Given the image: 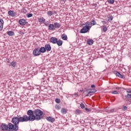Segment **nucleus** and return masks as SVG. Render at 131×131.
<instances>
[{"label":"nucleus","instance_id":"obj_33","mask_svg":"<svg viewBox=\"0 0 131 131\" xmlns=\"http://www.w3.org/2000/svg\"><path fill=\"white\" fill-rule=\"evenodd\" d=\"M108 21H112L113 20V16L112 15L108 17Z\"/></svg>","mask_w":131,"mask_h":131},{"label":"nucleus","instance_id":"obj_50","mask_svg":"<svg viewBox=\"0 0 131 131\" xmlns=\"http://www.w3.org/2000/svg\"><path fill=\"white\" fill-rule=\"evenodd\" d=\"M117 90L118 89V90H120V88H116Z\"/></svg>","mask_w":131,"mask_h":131},{"label":"nucleus","instance_id":"obj_18","mask_svg":"<svg viewBox=\"0 0 131 131\" xmlns=\"http://www.w3.org/2000/svg\"><path fill=\"white\" fill-rule=\"evenodd\" d=\"M61 38L63 40H67L68 39V37H67V35L65 34H63L61 36Z\"/></svg>","mask_w":131,"mask_h":131},{"label":"nucleus","instance_id":"obj_49","mask_svg":"<svg viewBox=\"0 0 131 131\" xmlns=\"http://www.w3.org/2000/svg\"><path fill=\"white\" fill-rule=\"evenodd\" d=\"M111 112H114V109H112L111 110Z\"/></svg>","mask_w":131,"mask_h":131},{"label":"nucleus","instance_id":"obj_48","mask_svg":"<svg viewBox=\"0 0 131 131\" xmlns=\"http://www.w3.org/2000/svg\"><path fill=\"white\" fill-rule=\"evenodd\" d=\"M89 93H88V94L85 95V97H89ZM90 96H92V95L90 94Z\"/></svg>","mask_w":131,"mask_h":131},{"label":"nucleus","instance_id":"obj_6","mask_svg":"<svg viewBox=\"0 0 131 131\" xmlns=\"http://www.w3.org/2000/svg\"><path fill=\"white\" fill-rule=\"evenodd\" d=\"M58 40V38L55 37H52L50 39V41L53 44L57 43V41Z\"/></svg>","mask_w":131,"mask_h":131},{"label":"nucleus","instance_id":"obj_4","mask_svg":"<svg viewBox=\"0 0 131 131\" xmlns=\"http://www.w3.org/2000/svg\"><path fill=\"white\" fill-rule=\"evenodd\" d=\"M33 54L35 56H39V55H40V51H39V49H35L33 50Z\"/></svg>","mask_w":131,"mask_h":131},{"label":"nucleus","instance_id":"obj_19","mask_svg":"<svg viewBox=\"0 0 131 131\" xmlns=\"http://www.w3.org/2000/svg\"><path fill=\"white\" fill-rule=\"evenodd\" d=\"M56 43L57 46H58V47H61V46L63 45V41L61 40H57Z\"/></svg>","mask_w":131,"mask_h":131},{"label":"nucleus","instance_id":"obj_9","mask_svg":"<svg viewBox=\"0 0 131 131\" xmlns=\"http://www.w3.org/2000/svg\"><path fill=\"white\" fill-rule=\"evenodd\" d=\"M86 93H88V94H93L94 93H96L97 92V90L94 89H88L86 91Z\"/></svg>","mask_w":131,"mask_h":131},{"label":"nucleus","instance_id":"obj_26","mask_svg":"<svg viewBox=\"0 0 131 131\" xmlns=\"http://www.w3.org/2000/svg\"><path fill=\"white\" fill-rule=\"evenodd\" d=\"M19 34H21V35L24 34L25 33V30H19L18 31Z\"/></svg>","mask_w":131,"mask_h":131},{"label":"nucleus","instance_id":"obj_41","mask_svg":"<svg viewBox=\"0 0 131 131\" xmlns=\"http://www.w3.org/2000/svg\"><path fill=\"white\" fill-rule=\"evenodd\" d=\"M66 1L67 0H59V2H61L63 4H65V3H66Z\"/></svg>","mask_w":131,"mask_h":131},{"label":"nucleus","instance_id":"obj_29","mask_svg":"<svg viewBox=\"0 0 131 131\" xmlns=\"http://www.w3.org/2000/svg\"><path fill=\"white\" fill-rule=\"evenodd\" d=\"M91 25H96V24H97V22L95 21V20H93L91 21Z\"/></svg>","mask_w":131,"mask_h":131},{"label":"nucleus","instance_id":"obj_24","mask_svg":"<svg viewBox=\"0 0 131 131\" xmlns=\"http://www.w3.org/2000/svg\"><path fill=\"white\" fill-rule=\"evenodd\" d=\"M93 42H94V40H88L87 41V43L88 45H89L90 46H92V45H93Z\"/></svg>","mask_w":131,"mask_h":131},{"label":"nucleus","instance_id":"obj_3","mask_svg":"<svg viewBox=\"0 0 131 131\" xmlns=\"http://www.w3.org/2000/svg\"><path fill=\"white\" fill-rule=\"evenodd\" d=\"M34 113L36 116L37 121L40 120L43 118V112L41 110L37 108L34 110Z\"/></svg>","mask_w":131,"mask_h":131},{"label":"nucleus","instance_id":"obj_45","mask_svg":"<svg viewBox=\"0 0 131 131\" xmlns=\"http://www.w3.org/2000/svg\"><path fill=\"white\" fill-rule=\"evenodd\" d=\"M101 22H102V23L103 24H104V25L106 24V21L103 20V21H102Z\"/></svg>","mask_w":131,"mask_h":131},{"label":"nucleus","instance_id":"obj_32","mask_svg":"<svg viewBox=\"0 0 131 131\" xmlns=\"http://www.w3.org/2000/svg\"><path fill=\"white\" fill-rule=\"evenodd\" d=\"M55 109H56L57 110H60V109H61V107H60V105H59V104H57L55 105Z\"/></svg>","mask_w":131,"mask_h":131},{"label":"nucleus","instance_id":"obj_27","mask_svg":"<svg viewBox=\"0 0 131 131\" xmlns=\"http://www.w3.org/2000/svg\"><path fill=\"white\" fill-rule=\"evenodd\" d=\"M10 65L12 66V67H15L16 66V62L15 61H12L11 62Z\"/></svg>","mask_w":131,"mask_h":131},{"label":"nucleus","instance_id":"obj_34","mask_svg":"<svg viewBox=\"0 0 131 131\" xmlns=\"http://www.w3.org/2000/svg\"><path fill=\"white\" fill-rule=\"evenodd\" d=\"M55 102L56 103H57L58 104H59V103H60L61 100L59 98H56L55 99Z\"/></svg>","mask_w":131,"mask_h":131},{"label":"nucleus","instance_id":"obj_36","mask_svg":"<svg viewBox=\"0 0 131 131\" xmlns=\"http://www.w3.org/2000/svg\"><path fill=\"white\" fill-rule=\"evenodd\" d=\"M27 10H26V9H25L24 8L21 9V12L24 13V14H26V13H27Z\"/></svg>","mask_w":131,"mask_h":131},{"label":"nucleus","instance_id":"obj_42","mask_svg":"<svg viewBox=\"0 0 131 131\" xmlns=\"http://www.w3.org/2000/svg\"><path fill=\"white\" fill-rule=\"evenodd\" d=\"M127 109V107L126 106L123 107V108H122V110H123L124 111H125V110H126Z\"/></svg>","mask_w":131,"mask_h":131},{"label":"nucleus","instance_id":"obj_14","mask_svg":"<svg viewBox=\"0 0 131 131\" xmlns=\"http://www.w3.org/2000/svg\"><path fill=\"white\" fill-rule=\"evenodd\" d=\"M48 29L49 30H55V26L53 24H50L48 26Z\"/></svg>","mask_w":131,"mask_h":131},{"label":"nucleus","instance_id":"obj_5","mask_svg":"<svg viewBox=\"0 0 131 131\" xmlns=\"http://www.w3.org/2000/svg\"><path fill=\"white\" fill-rule=\"evenodd\" d=\"M89 30H90V29L84 26L80 30V33H86V32H88Z\"/></svg>","mask_w":131,"mask_h":131},{"label":"nucleus","instance_id":"obj_12","mask_svg":"<svg viewBox=\"0 0 131 131\" xmlns=\"http://www.w3.org/2000/svg\"><path fill=\"white\" fill-rule=\"evenodd\" d=\"M45 49L46 51H48V52H50V51L52 50V47L50 44H46L45 45Z\"/></svg>","mask_w":131,"mask_h":131},{"label":"nucleus","instance_id":"obj_39","mask_svg":"<svg viewBox=\"0 0 131 131\" xmlns=\"http://www.w3.org/2000/svg\"><path fill=\"white\" fill-rule=\"evenodd\" d=\"M111 94H113L114 95H118V92L117 91H114L113 92H111Z\"/></svg>","mask_w":131,"mask_h":131},{"label":"nucleus","instance_id":"obj_2","mask_svg":"<svg viewBox=\"0 0 131 131\" xmlns=\"http://www.w3.org/2000/svg\"><path fill=\"white\" fill-rule=\"evenodd\" d=\"M16 119L19 124L20 122H27L28 121H34V120H36V117L34 115H32L29 116H28L26 115H24L22 117H21V116H17V117H16Z\"/></svg>","mask_w":131,"mask_h":131},{"label":"nucleus","instance_id":"obj_15","mask_svg":"<svg viewBox=\"0 0 131 131\" xmlns=\"http://www.w3.org/2000/svg\"><path fill=\"white\" fill-rule=\"evenodd\" d=\"M34 113V112H33V111L31 110H28L27 111V115H28L29 116H30L31 115H33Z\"/></svg>","mask_w":131,"mask_h":131},{"label":"nucleus","instance_id":"obj_23","mask_svg":"<svg viewBox=\"0 0 131 131\" xmlns=\"http://www.w3.org/2000/svg\"><path fill=\"white\" fill-rule=\"evenodd\" d=\"M102 30L103 32H106L107 30H108V29L107 28V27L104 25L102 26Z\"/></svg>","mask_w":131,"mask_h":131},{"label":"nucleus","instance_id":"obj_22","mask_svg":"<svg viewBox=\"0 0 131 131\" xmlns=\"http://www.w3.org/2000/svg\"><path fill=\"white\" fill-rule=\"evenodd\" d=\"M40 53L41 54V53H46V48L45 47H41L39 49Z\"/></svg>","mask_w":131,"mask_h":131},{"label":"nucleus","instance_id":"obj_28","mask_svg":"<svg viewBox=\"0 0 131 131\" xmlns=\"http://www.w3.org/2000/svg\"><path fill=\"white\" fill-rule=\"evenodd\" d=\"M47 14L51 17L53 15V12L51 11H49L47 12Z\"/></svg>","mask_w":131,"mask_h":131},{"label":"nucleus","instance_id":"obj_47","mask_svg":"<svg viewBox=\"0 0 131 131\" xmlns=\"http://www.w3.org/2000/svg\"><path fill=\"white\" fill-rule=\"evenodd\" d=\"M96 86H95V85L93 84V85H91V88L92 89H94V88H95Z\"/></svg>","mask_w":131,"mask_h":131},{"label":"nucleus","instance_id":"obj_46","mask_svg":"<svg viewBox=\"0 0 131 131\" xmlns=\"http://www.w3.org/2000/svg\"><path fill=\"white\" fill-rule=\"evenodd\" d=\"M53 14H57V12H56V11H53V12H52V15H53Z\"/></svg>","mask_w":131,"mask_h":131},{"label":"nucleus","instance_id":"obj_35","mask_svg":"<svg viewBox=\"0 0 131 131\" xmlns=\"http://www.w3.org/2000/svg\"><path fill=\"white\" fill-rule=\"evenodd\" d=\"M125 97V98H127V99H131V94H128Z\"/></svg>","mask_w":131,"mask_h":131},{"label":"nucleus","instance_id":"obj_44","mask_svg":"<svg viewBox=\"0 0 131 131\" xmlns=\"http://www.w3.org/2000/svg\"><path fill=\"white\" fill-rule=\"evenodd\" d=\"M85 111H87V112H90V111H91V110H89L88 108H85Z\"/></svg>","mask_w":131,"mask_h":131},{"label":"nucleus","instance_id":"obj_43","mask_svg":"<svg viewBox=\"0 0 131 131\" xmlns=\"http://www.w3.org/2000/svg\"><path fill=\"white\" fill-rule=\"evenodd\" d=\"M74 96H75L76 97H78V93H74Z\"/></svg>","mask_w":131,"mask_h":131},{"label":"nucleus","instance_id":"obj_7","mask_svg":"<svg viewBox=\"0 0 131 131\" xmlns=\"http://www.w3.org/2000/svg\"><path fill=\"white\" fill-rule=\"evenodd\" d=\"M8 14L9 16H11V17H15L16 15V12L13 10H9L8 12Z\"/></svg>","mask_w":131,"mask_h":131},{"label":"nucleus","instance_id":"obj_31","mask_svg":"<svg viewBox=\"0 0 131 131\" xmlns=\"http://www.w3.org/2000/svg\"><path fill=\"white\" fill-rule=\"evenodd\" d=\"M32 16H33V14H32V13H29V14H27V18H30V17H32Z\"/></svg>","mask_w":131,"mask_h":131},{"label":"nucleus","instance_id":"obj_17","mask_svg":"<svg viewBox=\"0 0 131 131\" xmlns=\"http://www.w3.org/2000/svg\"><path fill=\"white\" fill-rule=\"evenodd\" d=\"M92 24H91V23L89 22V21H87L86 23H85V27H87V28L89 29H91L92 26H91Z\"/></svg>","mask_w":131,"mask_h":131},{"label":"nucleus","instance_id":"obj_37","mask_svg":"<svg viewBox=\"0 0 131 131\" xmlns=\"http://www.w3.org/2000/svg\"><path fill=\"white\" fill-rule=\"evenodd\" d=\"M125 90L128 93L131 94V89H126Z\"/></svg>","mask_w":131,"mask_h":131},{"label":"nucleus","instance_id":"obj_8","mask_svg":"<svg viewBox=\"0 0 131 131\" xmlns=\"http://www.w3.org/2000/svg\"><path fill=\"white\" fill-rule=\"evenodd\" d=\"M113 73L116 75V76H118V77H119L120 78H123V75H121V74L119 73L118 71H114Z\"/></svg>","mask_w":131,"mask_h":131},{"label":"nucleus","instance_id":"obj_51","mask_svg":"<svg viewBox=\"0 0 131 131\" xmlns=\"http://www.w3.org/2000/svg\"><path fill=\"white\" fill-rule=\"evenodd\" d=\"M128 101L131 103V99H128Z\"/></svg>","mask_w":131,"mask_h":131},{"label":"nucleus","instance_id":"obj_10","mask_svg":"<svg viewBox=\"0 0 131 131\" xmlns=\"http://www.w3.org/2000/svg\"><path fill=\"white\" fill-rule=\"evenodd\" d=\"M19 24H20V25L24 26V25H26V20L24 19H20L19 20Z\"/></svg>","mask_w":131,"mask_h":131},{"label":"nucleus","instance_id":"obj_20","mask_svg":"<svg viewBox=\"0 0 131 131\" xmlns=\"http://www.w3.org/2000/svg\"><path fill=\"white\" fill-rule=\"evenodd\" d=\"M38 21L40 22V23H45V22H46V19H45L43 17H40L38 19Z\"/></svg>","mask_w":131,"mask_h":131},{"label":"nucleus","instance_id":"obj_38","mask_svg":"<svg viewBox=\"0 0 131 131\" xmlns=\"http://www.w3.org/2000/svg\"><path fill=\"white\" fill-rule=\"evenodd\" d=\"M76 114H77V115H79V114H80V111H79V110H77L76 111Z\"/></svg>","mask_w":131,"mask_h":131},{"label":"nucleus","instance_id":"obj_52","mask_svg":"<svg viewBox=\"0 0 131 131\" xmlns=\"http://www.w3.org/2000/svg\"><path fill=\"white\" fill-rule=\"evenodd\" d=\"M80 92H83V90H80Z\"/></svg>","mask_w":131,"mask_h":131},{"label":"nucleus","instance_id":"obj_11","mask_svg":"<svg viewBox=\"0 0 131 131\" xmlns=\"http://www.w3.org/2000/svg\"><path fill=\"white\" fill-rule=\"evenodd\" d=\"M4 28V19L1 18L0 19V31L3 30V28Z\"/></svg>","mask_w":131,"mask_h":131},{"label":"nucleus","instance_id":"obj_13","mask_svg":"<svg viewBox=\"0 0 131 131\" xmlns=\"http://www.w3.org/2000/svg\"><path fill=\"white\" fill-rule=\"evenodd\" d=\"M46 119L48 121H49V122H54L55 121V119L52 117H47Z\"/></svg>","mask_w":131,"mask_h":131},{"label":"nucleus","instance_id":"obj_16","mask_svg":"<svg viewBox=\"0 0 131 131\" xmlns=\"http://www.w3.org/2000/svg\"><path fill=\"white\" fill-rule=\"evenodd\" d=\"M7 34L9 36H13V35H15V33L13 31H9L7 32Z\"/></svg>","mask_w":131,"mask_h":131},{"label":"nucleus","instance_id":"obj_40","mask_svg":"<svg viewBox=\"0 0 131 131\" xmlns=\"http://www.w3.org/2000/svg\"><path fill=\"white\" fill-rule=\"evenodd\" d=\"M80 107L82 108V109H83L84 108V104H83V103H81L80 105Z\"/></svg>","mask_w":131,"mask_h":131},{"label":"nucleus","instance_id":"obj_30","mask_svg":"<svg viewBox=\"0 0 131 131\" xmlns=\"http://www.w3.org/2000/svg\"><path fill=\"white\" fill-rule=\"evenodd\" d=\"M107 2L108 4H111L112 5H113V4H114V0H107Z\"/></svg>","mask_w":131,"mask_h":131},{"label":"nucleus","instance_id":"obj_21","mask_svg":"<svg viewBox=\"0 0 131 131\" xmlns=\"http://www.w3.org/2000/svg\"><path fill=\"white\" fill-rule=\"evenodd\" d=\"M54 25V28L59 29L61 27V25H60V24H59V23H55Z\"/></svg>","mask_w":131,"mask_h":131},{"label":"nucleus","instance_id":"obj_1","mask_svg":"<svg viewBox=\"0 0 131 131\" xmlns=\"http://www.w3.org/2000/svg\"><path fill=\"white\" fill-rule=\"evenodd\" d=\"M11 122L8 124L3 123L1 125V129L7 131H17L19 130V124L17 120V117H13L12 118Z\"/></svg>","mask_w":131,"mask_h":131},{"label":"nucleus","instance_id":"obj_25","mask_svg":"<svg viewBox=\"0 0 131 131\" xmlns=\"http://www.w3.org/2000/svg\"><path fill=\"white\" fill-rule=\"evenodd\" d=\"M61 113L62 114H66V113H67V110H66V109H65V108H62L61 109Z\"/></svg>","mask_w":131,"mask_h":131}]
</instances>
